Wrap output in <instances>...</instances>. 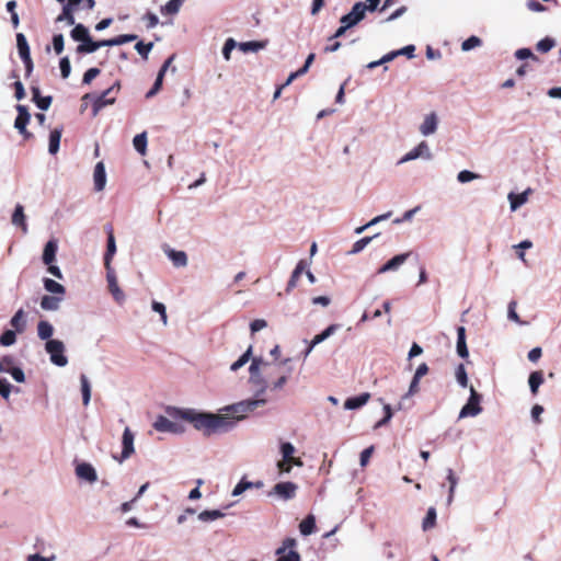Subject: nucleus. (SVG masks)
<instances>
[{
	"label": "nucleus",
	"instance_id": "obj_22",
	"mask_svg": "<svg viewBox=\"0 0 561 561\" xmlns=\"http://www.w3.org/2000/svg\"><path fill=\"white\" fill-rule=\"evenodd\" d=\"M62 300V297L45 295L41 299V307L47 311H56Z\"/></svg>",
	"mask_w": 561,
	"mask_h": 561
},
{
	"label": "nucleus",
	"instance_id": "obj_37",
	"mask_svg": "<svg viewBox=\"0 0 561 561\" xmlns=\"http://www.w3.org/2000/svg\"><path fill=\"white\" fill-rule=\"evenodd\" d=\"M184 1L185 0H169L163 7H161V12L163 14H176Z\"/></svg>",
	"mask_w": 561,
	"mask_h": 561
},
{
	"label": "nucleus",
	"instance_id": "obj_35",
	"mask_svg": "<svg viewBox=\"0 0 561 561\" xmlns=\"http://www.w3.org/2000/svg\"><path fill=\"white\" fill-rule=\"evenodd\" d=\"M530 190H527L520 194H508V199L511 202V209L516 210L518 207H520L523 204L527 202V195Z\"/></svg>",
	"mask_w": 561,
	"mask_h": 561
},
{
	"label": "nucleus",
	"instance_id": "obj_12",
	"mask_svg": "<svg viewBox=\"0 0 561 561\" xmlns=\"http://www.w3.org/2000/svg\"><path fill=\"white\" fill-rule=\"evenodd\" d=\"M411 255V252L401 253L398 255H394L392 259H390L387 263H385L382 266L379 267L378 273L383 274L390 271H397L402 264L407 262L409 256Z\"/></svg>",
	"mask_w": 561,
	"mask_h": 561
},
{
	"label": "nucleus",
	"instance_id": "obj_43",
	"mask_svg": "<svg viewBox=\"0 0 561 561\" xmlns=\"http://www.w3.org/2000/svg\"><path fill=\"white\" fill-rule=\"evenodd\" d=\"M251 355H252V345H250L248 347V350L240 356V358L238 360H236L230 366V369L232 371H237L238 369H240L242 366H244L249 362Z\"/></svg>",
	"mask_w": 561,
	"mask_h": 561
},
{
	"label": "nucleus",
	"instance_id": "obj_44",
	"mask_svg": "<svg viewBox=\"0 0 561 561\" xmlns=\"http://www.w3.org/2000/svg\"><path fill=\"white\" fill-rule=\"evenodd\" d=\"M163 78H164V69H160L152 88L146 94L147 99L152 98L154 94H157L160 91V89L162 87Z\"/></svg>",
	"mask_w": 561,
	"mask_h": 561
},
{
	"label": "nucleus",
	"instance_id": "obj_5",
	"mask_svg": "<svg viewBox=\"0 0 561 561\" xmlns=\"http://www.w3.org/2000/svg\"><path fill=\"white\" fill-rule=\"evenodd\" d=\"M118 90L119 83L116 82L111 88L105 90L102 94H100L92 105L93 114L96 115L101 108H103L106 105L113 104L115 102L114 94H116Z\"/></svg>",
	"mask_w": 561,
	"mask_h": 561
},
{
	"label": "nucleus",
	"instance_id": "obj_33",
	"mask_svg": "<svg viewBox=\"0 0 561 561\" xmlns=\"http://www.w3.org/2000/svg\"><path fill=\"white\" fill-rule=\"evenodd\" d=\"M299 530L304 536L311 535L316 530V518L313 515H308L299 525Z\"/></svg>",
	"mask_w": 561,
	"mask_h": 561
},
{
	"label": "nucleus",
	"instance_id": "obj_11",
	"mask_svg": "<svg viewBox=\"0 0 561 561\" xmlns=\"http://www.w3.org/2000/svg\"><path fill=\"white\" fill-rule=\"evenodd\" d=\"M297 484L294 482L287 481V482H279L276 483L273 488V491L276 495L282 497L283 500H290L295 497L296 491H297Z\"/></svg>",
	"mask_w": 561,
	"mask_h": 561
},
{
	"label": "nucleus",
	"instance_id": "obj_24",
	"mask_svg": "<svg viewBox=\"0 0 561 561\" xmlns=\"http://www.w3.org/2000/svg\"><path fill=\"white\" fill-rule=\"evenodd\" d=\"M44 287L47 291L55 294L58 297H62L66 294L65 287L51 278H44Z\"/></svg>",
	"mask_w": 561,
	"mask_h": 561
},
{
	"label": "nucleus",
	"instance_id": "obj_18",
	"mask_svg": "<svg viewBox=\"0 0 561 561\" xmlns=\"http://www.w3.org/2000/svg\"><path fill=\"white\" fill-rule=\"evenodd\" d=\"M12 224L14 226H18L22 229L23 233L27 232V224H26V217L24 214V207L20 204H18L14 208V211L12 214Z\"/></svg>",
	"mask_w": 561,
	"mask_h": 561
},
{
	"label": "nucleus",
	"instance_id": "obj_64",
	"mask_svg": "<svg viewBox=\"0 0 561 561\" xmlns=\"http://www.w3.org/2000/svg\"><path fill=\"white\" fill-rule=\"evenodd\" d=\"M142 20L147 21V28H153L158 25L159 23V19L158 16L152 13V12H147L144 16H142Z\"/></svg>",
	"mask_w": 561,
	"mask_h": 561
},
{
	"label": "nucleus",
	"instance_id": "obj_61",
	"mask_svg": "<svg viewBox=\"0 0 561 561\" xmlns=\"http://www.w3.org/2000/svg\"><path fill=\"white\" fill-rule=\"evenodd\" d=\"M7 373H10L13 379L18 382H24L25 380L24 371L19 367L11 366Z\"/></svg>",
	"mask_w": 561,
	"mask_h": 561
},
{
	"label": "nucleus",
	"instance_id": "obj_59",
	"mask_svg": "<svg viewBox=\"0 0 561 561\" xmlns=\"http://www.w3.org/2000/svg\"><path fill=\"white\" fill-rule=\"evenodd\" d=\"M152 309L160 314L163 324H167L168 317H167L165 306L161 302L152 301Z\"/></svg>",
	"mask_w": 561,
	"mask_h": 561
},
{
	"label": "nucleus",
	"instance_id": "obj_56",
	"mask_svg": "<svg viewBox=\"0 0 561 561\" xmlns=\"http://www.w3.org/2000/svg\"><path fill=\"white\" fill-rule=\"evenodd\" d=\"M478 178H479V174L473 173V172L468 171V170L460 171L458 173V175H457L458 181L461 182V183H466V182L476 180Z\"/></svg>",
	"mask_w": 561,
	"mask_h": 561
},
{
	"label": "nucleus",
	"instance_id": "obj_58",
	"mask_svg": "<svg viewBox=\"0 0 561 561\" xmlns=\"http://www.w3.org/2000/svg\"><path fill=\"white\" fill-rule=\"evenodd\" d=\"M53 46H54V50L57 55L62 53V50H64V35L62 34L54 35Z\"/></svg>",
	"mask_w": 561,
	"mask_h": 561
},
{
	"label": "nucleus",
	"instance_id": "obj_48",
	"mask_svg": "<svg viewBox=\"0 0 561 561\" xmlns=\"http://www.w3.org/2000/svg\"><path fill=\"white\" fill-rule=\"evenodd\" d=\"M556 45V42L554 39L550 38V37H545L542 39H540L537 45H536V49L542 54H546L548 53L549 50H551Z\"/></svg>",
	"mask_w": 561,
	"mask_h": 561
},
{
	"label": "nucleus",
	"instance_id": "obj_9",
	"mask_svg": "<svg viewBox=\"0 0 561 561\" xmlns=\"http://www.w3.org/2000/svg\"><path fill=\"white\" fill-rule=\"evenodd\" d=\"M105 270L108 290L112 294L113 298L121 304L125 300V295L123 290L118 287L115 271L112 267H105Z\"/></svg>",
	"mask_w": 561,
	"mask_h": 561
},
{
	"label": "nucleus",
	"instance_id": "obj_16",
	"mask_svg": "<svg viewBox=\"0 0 561 561\" xmlns=\"http://www.w3.org/2000/svg\"><path fill=\"white\" fill-rule=\"evenodd\" d=\"M94 188L95 191L100 192L105 187L106 183V173H105V167L102 161L98 162L94 168Z\"/></svg>",
	"mask_w": 561,
	"mask_h": 561
},
{
	"label": "nucleus",
	"instance_id": "obj_54",
	"mask_svg": "<svg viewBox=\"0 0 561 561\" xmlns=\"http://www.w3.org/2000/svg\"><path fill=\"white\" fill-rule=\"evenodd\" d=\"M100 69L99 68H90L88 69L84 75H83V78H82V83L83 84H90L92 82V80H94L99 75H100Z\"/></svg>",
	"mask_w": 561,
	"mask_h": 561
},
{
	"label": "nucleus",
	"instance_id": "obj_2",
	"mask_svg": "<svg viewBox=\"0 0 561 561\" xmlns=\"http://www.w3.org/2000/svg\"><path fill=\"white\" fill-rule=\"evenodd\" d=\"M46 352L50 355L53 364L64 367L68 364V358L64 355L65 345L59 340H48L45 344Z\"/></svg>",
	"mask_w": 561,
	"mask_h": 561
},
{
	"label": "nucleus",
	"instance_id": "obj_52",
	"mask_svg": "<svg viewBox=\"0 0 561 561\" xmlns=\"http://www.w3.org/2000/svg\"><path fill=\"white\" fill-rule=\"evenodd\" d=\"M447 480L450 483L448 501L451 502V500L454 497L455 488H456L457 482H458V479L455 476L453 469H448V471H447Z\"/></svg>",
	"mask_w": 561,
	"mask_h": 561
},
{
	"label": "nucleus",
	"instance_id": "obj_25",
	"mask_svg": "<svg viewBox=\"0 0 561 561\" xmlns=\"http://www.w3.org/2000/svg\"><path fill=\"white\" fill-rule=\"evenodd\" d=\"M61 134H62V128H55L50 131L49 147H48L49 153L55 154L59 150Z\"/></svg>",
	"mask_w": 561,
	"mask_h": 561
},
{
	"label": "nucleus",
	"instance_id": "obj_8",
	"mask_svg": "<svg viewBox=\"0 0 561 561\" xmlns=\"http://www.w3.org/2000/svg\"><path fill=\"white\" fill-rule=\"evenodd\" d=\"M18 116L14 122V127L24 136L25 139L33 137V135L27 131L26 125L30 122V113L24 105H18Z\"/></svg>",
	"mask_w": 561,
	"mask_h": 561
},
{
	"label": "nucleus",
	"instance_id": "obj_38",
	"mask_svg": "<svg viewBox=\"0 0 561 561\" xmlns=\"http://www.w3.org/2000/svg\"><path fill=\"white\" fill-rule=\"evenodd\" d=\"M80 381H81L82 403H83V405L87 407L91 399L90 382H89L87 376L83 374L80 377Z\"/></svg>",
	"mask_w": 561,
	"mask_h": 561
},
{
	"label": "nucleus",
	"instance_id": "obj_40",
	"mask_svg": "<svg viewBox=\"0 0 561 561\" xmlns=\"http://www.w3.org/2000/svg\"><path fill=\"white\" fill-rule=\"evenodd\" d=\"M99 49V45L96 42L92 41L91 36H89L88 41L82 42L77 47V53L79 54H91Z\"/></svg>",
	"mask_w": 561,
	"mask_h": 561
},
{
	"label": "nucleus",
	"instance_id": "obj_31",
	"mask_svg": "<svg viewBox=\"0 0 561 561\" xmlns=\"http://www.w3.org/2000/svg\"><path fill=\"white\" fill-rule=\"evenodd\" d=\"M54 333L53 325L45 320H42L37 324V335L41 340H49Z\"/></svg>",
	"mask_w": 561,
	"mask_h": 561
},
{
	"label": "nucleus",
	"instance_id": "obj_49",
	"mask_svg": "<svg viewBox=\"0 0 561 561\" xmlns=\"http://www.w3.org/2000/svg\"><path fill=\"white\" fill-rule=\"evenodd\" d=\"M16 334L12 330H7L0 335V344L2 346H10L15 343Z\"/></svg>",
	"mask_w": 561,
	"mask_h": 561
},
{
	"label": "nucleus",
	"instance_id": "obj_17",
	"mask_svg": "<svg viewBox=\"0 0 561 561\" xmlns=\"http://www.w3.org/2000/svg\"><path fill=\"white\" fill-rule=\"evenodd\" d=\"M153 427L159 432H179V425L163 415L157 417L153 423Z\"/></svg>",
	"mask_w": 561,
	"mask_h": 561
},
{
	"label": "nucleus",
	"instance_id": "obj_60",
	"mask_svg": "<svg viewBox=\"0 0 561 561\" xmlns=\"http://www.w3.org/2000/svg\"><path fill=\"white\" fill-rule=\"evenodd\" d=\"M236 47V42L233 38H228L225 42L224 48H222V55L226 60L230 59V54Z\"/></svg>",
	"mask_w": 561,
	"mask_h": 561
},
{
	"label": "nucleus",
	"instance_id": "obj_41",
	"mask_svg": "<svg viewBox=\"0 0 561 561\" xmlns=\"http://www.w3.org/2000/svg\"><path fill=\"white\" fill-rule=\"evenodd\" d=\"M263 485L262 482H256L255 483V486L256 488H261ZM254 486V483L252 482H249V481H245V479H241V481L234 486L233 491H232V495L233 496H237V495H240L242 494L245 490L250 489Z\"/></svg>",
	"mask_w": 561,
	"mask_h": 561
},
{
	"label": "nucleus",
	"instance_id": "obj_27",
	"mask_svg": "<svg viewBox=\"0 0 561 561\" xmlns=\"http://www.w3.org/2000/svg\"><path fill=\"white\" fill-rule=\"evenodd\" d=\"M530 391L534 396L538 393L539 387L543 383V374L541 370L533 371L528 379Z\"/></svg>",
	"mask_w": 561,
	"mask_h": 561
},
{
	"label": "nucleus",
	"instance_id": "obj_10",
	"mask_svg": "<svg viewBox=\"0 0 561 561\" xmlns=\"http://www.w3.org/2000/svg\"><path fill=\"white\" fill-rule=\"evenodd\" d=\"M122 443H123V450H122L121 457L119 458L114 457L119 462H122L125 459L129 458L134 454V451H135V449H134V434H133V432L130 431L129 427H126L124 430Z\"/></svg>",
	"mask_w": 561,
	"mask_h": 561
},
{
	"label": "nucleus",
	"instance_id": "obj_15",
	"mask_svg": "<svg viewBox=\"0 0 561 561\" xmlns=\"http://www.w3.org/2000/svg\"><path fill=\"white\" fill-rule=\"evenodd\" d=\"M76 474L83 480H87L91 483L95 482L98 480L96 471L95 469L87 462H82L77 466L76 468Z\"/></svg>",
	"mask_w": 561,
	"mask_h": 561
},
{
	"label": "nucleus",
	"instance_id": "obj_1",
	"mask_svg": "<svg viewBox=\"0 0 561 561\" xmlns=\"http://www.w3.org/2000/svg\"><path fill=\"white\" fill-rule=\"evenodd\" d=\"M265 403V399H255L232 404L226 409L225 414L203 413L193 409H185L180 410L179 415L182 420L190 422L196 430L202 431L204 435L209 436L231 430L238 421L245 417L248 412H252Z\"/></svg>",
	"mask_w": 561,
	"mask_h": 561
},
{
	"label": "nucleus",
	"instance_id": "obj_46",
	"mask_svg": "<svg viewBox=\"0 0 561 561\" xmlns=\"http://www.w3.org/2000/svg\"><path fill=\"white\" fill-rule=\"evenodd\" d=\"M265 44L262 42L251 41V42H244L239 44V48L244 51H257L262 48H264Z\"/></svg>",
	"mask_w": 561,
	"mask_h": 561
},
{
	"label": "nucleus",
	"instance_id": "obj_57",
	"mask_svg": "<svg viewBox=\"0 0 561 561\" xmlns=\"http://www.w3.org/2000/svg\"><path fill=\"white\" fill-rule=\"evenodd\" d=\"M373 237H365L357 240L352 248L351 253H358L365 249V247L371 241Z\"/></svg>",
	"mask_w": 561,
	"mask_h": 561
},
{
	"label": "nucleus",
	"instance_id": "obj_34",
	"mask_svg": "<svg viewBox=\"0 0 561 561\" xmlns=\"http://www.w3.org/2000/svg\"><path fill=\"white\" fill-rule=\"evenodd\" d=\"M415 51L414 45H408L399 50L391 51L383 56V60H393L397 56L405 55L408 58H413Z\"/></svg>",
	"mask_w": 561,
	"mask_h": 561
},
{
	"label": "nucleus",
	"instance_id": "obj_50",
	"mask_svg": "<svg viewBox=\"0 0 561 561\" xmlns=\"http://www.w3.org/2000/svg\"><path fill=\"white\" fill-rule=\"evenodd\" d=\"M456 378H457L458 383L461 387H467L468 376H467V371H466L463 364L458 365V367L456 369Z\"/></svg>",
	"mask_w": 561,
	"mask_h": 561
},
{
	"label": "nucleus",
	"instance_id": "obj_23",
	"mask_svg": "<svg viewBox=\"0 0 561 561\" xmlns=\"http://www.w3.org/2000/svg\"><path fill=\"white\" fill-rule=\"evenodd\" d=\"M437 127V117L435 113H431L427 115L420 127V131L424 135H431L436 130Z\"/></svg>",
	"mask_w": 561,
	"mask_h": 561
},
{
	"label": "nucleus",
	"instance_id": "obj_63",
	"mask_svg": "<svg viewBox=\"0 0 561 561\" xmlns=\"http://www.w3.org/2000/svg\"><path fill=\"white\" fill-rule=\"evenodd\" d=\"M11 388H12V386L7 379L0 378V396H2V398H4V399L9 398Z\"/></svg>",
	"mask_w": 561,
	"mask_h": 561
},
{
	"label": "nucleus",
	"instance_id": "obj_55",
	"mask_svg": "<svg viewBox=\"0 0 561 561\" xmlns=\"http://www.w3.org/2000/svg\"><path fill=\"white\" fill-rule=\"evenodd\" d=\"M136 39H137V35H135V34H122V35L114 37V45L118 46V45L134 42Z\"/></svg>",
	"mask_w": 561,
	"mask_h": 561
},
{
	"label": "nucleus",
	"instance_id": "obj_36",
	"mask_svg": "<svg viewBox=\"0 0 561 561\" xmlns=\"http://www.w3.org/2000/svg\"><path fill=\"white\" fill-rule=\"evenodd\" d=\"M11 327L18 332H23L25 329V319L23 309H19L10 320Z\"/></svg>",
	"mask_w": 561,
	"mask_h": 561
},
{
	"label": "nucleus",
	"instance_id": "obj_19",
	"mask_svg": "<svg viewBox=\"0 0 561 561\" xmlns=\"http://www.w3.org/2000/svg\"><path fill=\"white\" fill-rule=\"evenodd\" d=\"M457 353L461 358H468L469 356V351L466 343L465 327L457 328Z\"/></svg>",
	"mask_w": 561,
	"mask_h": 561
},
{
	"label": "nucleus",
	"instance_id": "obj_30",
	"mask_svg": "<svg viewBox=\"0 0 561 561\" xmlns=\"http://www.w3.org/2000/svg\"><path fill=\"white\" fill-rule=\"evenodd\" d=\"M70 35L73 41L81 43L88 41L90 36L88 28L83 24H76L71 30Z\"/></svg>",
	"mask_w": 561,
	"mask_h": 561
},
{
	"label": "nucleus",
	"instance_id": "obj_4",
	"mask_svg": "<svg viewBox=\"0 0 561 561\" xmlns=\"http://www.w3.org/2000/svg\"><path fill=\"white\" fill-rule=\"evenodd\" d=\"M296 545L297 541L295 538H286L282 547L276 549L275 553L278 556L276 561H300V554L293 549Z\"/></svg>",
	"mask_w": 561,
	"mask_h": 561
},
{
	"label": "nucleus",
	"instance_id": "obj_53",
	"mask_svg": "<svg viewBox=\"0 0 561 561\" xmlns=\"http://www.w3.org/2000/svg\"><path fill=\"white\" fill-rule=\"evenodd\" d=\"M59 67H60L61 77L64 79H67L69 77V75H70V71H71L70 60H69V58L67 56L62 57L60 59Z\"/></svg>",
	"mask_w": 561,
	"mask_h": 561
},
{
	"label": "nucleus",
	"instance_id": "obj_21",
	"mask_svg": "<svg viewBox=\"0 0 561 561\" xmlns=\"http://www.w3.org/2000/svg\"><path fill=\"white\" fill-rule=\"evenodd\" d=\"M58 250V244L56 240H49L43 251V262L44 264H50L56 260V253Z\"/></svg>",
	"mask_w": 561,
	"mask_h": 561
},
{
	"label": "nucleus",
	"instance_id": "obj_14",
	"mask_svg": "<svg viewBox=\"0 0 561 561\" xmlns=\"http://www.w3.org/2000/svg\"><path fill=\"white\" fill-rule=\"evenodd\" d=\"M105 229L107 232V245H106V252L104 254V266L112 267L111 263H112V259L116 252V243H115V238H114L112 226L107 225L105 227Z\"/></svg>",
	"mask_w": 561,
	"mask_h": 561
},
{
	"label": "nucleus",
	"instance_id": "obj_39",
	"mask_svg": "<svg viewBox=\"0 0 561 561\" xmlns=\"http://www.w3.org/2000/svg\"><path fill=\"white\" fill-rule=\"evenodd\" d=\"M224 516H225V514L219 510H211V511L206 510L198 514V519L207 523V522H213V520L219 519Z\"/></svg>",
	"mask_w": 561,
	"mask_h": 561
},
{
	"label": "nucleus",
	"instance_id": "obj_51",
	"mask_svg": "<svg viewBox=\"0 0 561 561\" xmlns=\"http://www.w3.org/2000/svg\"><path fill=\"white\" fill-rule=\"evenodd\" d=\"M481 39L477 36H470L461 44V49L468 51L481 45Z\"/></svg>",
	"mask_w": 561,
	"mask_h": 561
},
{
	"label": "nucleus",
	"instance_id": "obj_47",
	"mask_svg": "<svg viewBox=\"0 0 561 561\" xmlns=\"http://www.w3.org/2000/svg\"><path fill=\"white\" fill-rule=\"evenodd\" d=\"M436 524V510L434 507H430L425 518L423 519V529L427 530L435 526Z\"/></svg>",
	"mask_w": 561,
	"mask_h": 561
},
{
	"label": "nucleus",
	"instance_id": "obj_6",
	"mask_svg": "<svg viewBox=\"0 0 561 561\" xmlns=\"http://www.w3.org/2000/svg\"><path fill=\"white\" fill-rule=\"evenodd\" d=\"M366 4L363 2H356L351 12L341 18V23L346 24V27H352L362 21L365 16Z\"/></svg>",
	"mask_w": 561,
	"mask_h": 561
},
{
	"label": "nucleus",
	"instance_id": "obj_42",
	"mask_svg": "<svg viewBox=\"0 0 561 561\" xmlns=\"http://www.w3.org/2000/svg\"><path fill=\"white\" fill-rule=\"evenodd\" d=\"M262 366H271V365L268 363L264 362L262 358H259V357L252 358V363L249 368L251 379H255L259 377L260 368Z\"/></svg>",
	"mask_w": 561,
	"mask_h": 561
},
{
	"label": "nucleus",
	"instance_id": "obj_13",
	"mask_svg": "<svg viewBox=\"0 0 561 561\" xmlns=\"http://www.w3.org/2000/svg\"><path fill=\"white\" fill-rule=\"evenodd\" d=\"M339 327H340L339 324H330L325 330H323L321 333L317 334L309 343V345L305 352V357H307L311 353V351L313 350V347L316 345L322 343L324 340H327L332 334H334L335 331L339 329Z\"/></svg>",
	"mask_w": 561,
	"mask_h": 561
},
{
	"label": "nucleus",
	"instance_id": "obj_3",
	"mask_svg": "<svg viewBox=\"0 0 561 561\" xmlns=\"http://www.w3.org/2000/svg\"><path fill=\"white\" fill-rule=\"evenodd\" d=\"M481 402V394H479L473 387L470 388V397L467 401V403L462 407L459 413V417H468V416H476L481 411L482 408L480 405Z\"/></svg>",
	"mask_w": 561,
	"mask_h": 561
},
{
	"label": "nucleus",
	"instance_id": "obj_45",
	"mask_svg": "<svg viewBox=\"0 0 561 561\" xmlns=\"http://www.w3.org/2000/svg\"><path fill=\"white\" fill-rule=\"evenodd\" d=\"M133 144H134L135 149H136L139 153L145 154V152H146V147H147V136H146V133H142V134L136 135V136L134 137Z\"/></svg>",
	"mask_w": 561,
	"mask_h": 561
},
{
	"label": "nucleus",
	"instance_id": "obj_29",
	"mask_svg": "<svg viewBox=\"0 0 561 561\" xmlns=\"http://www.w3.org/2000/svg\"><path fill=\"white\" fill-rule=\"evenodd\" d=\"M16 46L19 50V55L21 59H27V57H31L30 53V46L27 44V41L22 33L16 34Z\"/></svg>",
	"mask_w": 561,
	"mask_h": 561
},
{
	"label": "nucleus",
	"instance_id": "obj_7",
	"mask_svg": "<svg viewBox=\"0 0 561 561\" xmlns=\"http://www.w3.org/2000/svg\"><path fill=\"white\" fill-rule=\"evenodd\" d=\"M280 451L283 455V459L277 462V468L279 472L289 473L291 470V460L294 458L296 448L291 443L287 442L280 445Z\"/></svg>",
	"mask_w": 561,
	"mask_h": 561
},
{
	"label": "nucleus",
	"instance_id": "obj_28",
	"mask_svg": "<svg viewBox=\"0 0 561 561\" xmlns=\"http://www.w3.org/2000/svg\"><path fill=\"white\" fill-rule=\"evenodd\" d=\"M78 9H75L70 5H67L65 3H62V10H61V13L57 16L56 21L57 22H61V21H66L67 24L69 25H73L75 24V12L77 11Z\"/></svg>",
	"mask_w": 561,
	"mask_h": 561
},
{
	"label": "nucleus",
	"instance_id": "obj_26",
	"mask_svg": "<svg viewBox=\"0 0 561 561\" xmlns=\"http://www.w3.org/2000/svg\"><path fill=\"white\" fill-rule=\"evenodd\" d=\"M168 256L176 267H183L187 264V255L184 251L169 250Z\"/></svg>",
	"mask_w": 561,
	"mask_h": 561
},
{
	"label": "nucleus",
	"instance_id": "obj_32",
	"mask_svg": "<svg viewBox=\"0 0 561 561\" xmlns=\"http://www.w3.org/2000/svg\"><path fill=\"white\" fill-rule=\"evenodd\" d=\"M305 268H306V262L304 260L299 261V263L296 265V267L290 276V279L288 282L287 291H289L290 289L296 287L297 282L299 279V277L301 276V274L304 273Z\"/></svg>",
	"mask_w": 561,
	"mask_h": 561
},
{
	"label": "nucleus",
	"instance_id": "obj_20",
	"mask_svg": "<svg viewBox=\"0 0 561 561\" xmlns=\"http://www.w3.org/2000/svg\"><path fill=\"white\" fill-rule=\"evenodd\" d=\"M370 398L368 392L360 393L359 396L352 397L345 400L344 408L347 410H355L365 405Z\"/></svg>",
	"mask_w": 561,
	"mask_h": 561
},
{
	"label": "nucleus",
	"instance_id": "obj_62",
	"mask_svg": "<svg viewBox=\"0 0 561 561\" xmlns=\"http://www.w3.org/2000/svg\"><path fill=\"white\" fill-rule=\"evenodd\" d=\"M153 44L152 43H148V44H145L144 42H138L136 45H135V49L145 58H147V55L148 53L151 50Z\"/></svg>",
	"mask_w": 561,
	"mask_h": 561
}]
</instances>
